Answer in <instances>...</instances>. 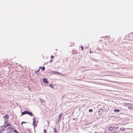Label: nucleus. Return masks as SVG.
<instances>
[{"instance_id": "8", "label": "nucleus", "mask_w": 133, "mask_h": 133, "mask_svg": "<svg viewBox=\"0 0 133 133\" xmlns=\"http://www.w3.org/2000/svg\"><path fill=\"white\" fill-rule=\"evenodd\" d=\"M27 110H25L23 111L21 113V115H23L25 114H27Z\"/></svg>"}, {"instance_id": "14", "label": "nucleus", "mask_w": 133, "mask_h": 133, "mask_svg": "<svg viewBox=\"0 0 133 133\" xmlns=\"http://www.w3.org/2000/svg\"><path fill=\"white\" fill-rule=\"evenodd\" d=\"M12 126L10 124V123H8L6 125V127H8V126Z\"/></svg>"}, {"instance_id": "1", "label": "nucleus", "mask_w": 133, "mask_h": 133, "mask_svg": "<svg viewBox=\"0 0 133 133\" xmlns=\"http://www.w3.org/2000/svg\"><path fill=\"white\" fill-rule=\"evenodd\" d=\"M33 122L32 124H33V125L34 126V129H35V126H37V125L35 124L36 123V119H35V118H33Z\"/></svg>"}, {"instance_id": "21", "label": "nucleus", "mask_w": 133, "mask_h": 133, "mask_svg": "<svg viewBox=\"0 0 133 133\" xmlns=\"http://www.w3.org/2000/svg\"><path fill=\"white\" fill-rule=\"evenodd\" d=\"M125 105H128L129 106V105L130 104V103H125Z\"/></svg>"}, {"instance_id": "15", "label": "nucleus", "mask_w": 133, "mask_h": 133, "mask_svg": "<svg viewBox=\"0 0 133 133\" xmlns=\"http://www.w3.org/2000/svg\"><path fill=\"white\" fill-rule=\"evenodd\" d=\"M52 72L53 74H58L59 73L56 71H53Z\"/></svg>"}, {"instance_id": "33", "label": "nucleus", "mask_w": 133, "mask_h": 133, "mask_svg": "<svg viewBox=\"0 0 133 133\" xmlns=\"http://www.w3.org/2000/svg\"><path fill=\"white\" fill-rule=\"evenodd\" d=\"M11 132V131H10L9 132H8V133H10Z\"/></svg>"}, {"instance_id": "5", "label": "nucleus", "mask_w": 133, "mask_h": 133, "mask_svg": "<svg viewBox=\"0 0 133 133\" xmlns=\"http://www.w3.org/2000/svg\"><path fill=\"white\" fill-rule=\"evenodd\" d=\"M29 115H30L31 116H34V115L30 111H28L27 112V114Z\"/></svg>"}, {"instance_id": "32", "label": "nucleus", "mask_w": 133, "mask_h": 133, "mask_svg": "<svg viewBox=\"0 0 133 133\" xmlns=\"http://www.w3.org/2000/svg\"><path fill=\"white\" fill-rule=\"evenodd\" d=\"M8 129H11V127H8Z\"/></svg>"}, {"instance_id": "7", "label": "nucleus", "mask_w": 133, "mask_h": 133, "mask_svg": "<svg viewBox=\"0 0 133 133\" xmlns=\"http://www.w3.org/2000/svg\"><path fill=\"white\" fill-rule=\"evenodd\" d=\"M112 129L113 130H117L118 129L119 127L118 126H114L112 127Z\"/></svg>"}, {"instance_id": "2", "label": "nucleus", "mask_w": 133, "mask_h": 133, "mask_svg": "<svg viewBox=\"0 0 133 133\" xmlns=\"http://www.w3.org/2000/svg\"><path fill=\"white\" fill-rule=\"evenodd\" d=\"M62 113H61L60 114L59 116L58 117V121H57L58 122H59L61 121V116H62Z\"/></svg>"}, {"instance_id": "22", "label": "nucleus", "mask_w": 133, "mask_h": 133, "mask_svg": "<svg viewBox=\"0 0 133 133\" xmlns=\"http://www.w3.org/2000/svg\"><path fill=\"white\" fill-rule=\"evenodd\" d=\"M81 48L82 49V50H83V49H84V47L83 46H81Z\"/></svg>"}, {"instance_id": "30", "label": "nucleus", "mask_w": 133, "mask_h": 133, "mask_svg": "<svg viewBox=\"0 0 133 133\" xmlns=\"http://www.w3.org/2000/svg\"><path fill=\"white\" fill-rule=\"evenodd\" d=\"M3 130H0V133H1L2 132V131H3Z\"/></svg>"}, {"instance_id": "11", "label": "nucleus", "mask_w": 133, "mask_h": 133, "mask_svg": "<svg viewBox=\"0 0 133 133\" xmlns=\"http://www.w3.org/2000/svg\"><path fill=\"white\" fill-rule=\"evenodd\" d=\"M39 68H41L42 69L43 71H44L45 70V68L44 66H43V67H40Z\"/></svg>"}, {"instance_id": "10", "label": "nucleus", "mask_w": 133, "mask_h": 133, "mask_svg": "<svg viewBox=\"0 0 133 133\" xmlns=\"http://www.w3.org/2000/svg\"><path fill=\"white\" fill-rule=\"evenodd\" d=\"M114 111L116 112H118L120 111V110L118 109H116L114 110Z\"/></svg>"}, {"instance_id": "9", "label": "nucleus", "mask_w": 133, "mask_h": 133, "mask_svg": "<svg viewBox=\"0 0 133 133\" xmlns=\"http://www.w3.org/2000/svg\"><path fill=\"white\" fill-rule=\"evenodd\" d=\"M108 130L110 131H113V130L112 129V127H110L108 128Z\"/></svg>"}, {"instance_id": "19", "label": "nucleus", "mask_w": 133, "mask_h": 133, "mask_svg": "<svg viewBox=\"0 0 133 133\" xmlns=\"http://www.w3.org/2000/svg\"><path fill=\"white\" fill-rule=\"evenodd\" d=\"M17 131L16 129H15L13 131V132L16 133L17 132Z\"/></svg>"}, {"instance_id": "26", "label": "nucleus", "mask_w": 133, "mask_h": 133, "mask_svg": "<svg viewBox=\"0 0 133 133\" xmlns=\"http://www.w3.org/2000/svg\"><path fill=\"white\" fill-rule=\"evenodd\" d=\"M4 123L5 124H6V123H8V122L7 121H5Z\"/></svg>"}, {"instance_id": "24", "label": "nucleus", "mask_w": 133, "mask_h": 133, "mask_svg": "<svg viewBox=\"0 0 133 133\" xmlns=\"http://www.w3.org/2000/svg\"><path fill=\"white\" fill-rule=\"evenodd\" d=\"M44 133H47V131H46V130H45V129H44Z\"/></svg>"}, {"instance_id": "29", "label": "nucleus", "mask_w": 133, "mask_h": 133, "mask_svg": "<svg viewBox=\"0 0 133 133\" xmlns=\"http://www.w3.org/2000/svg\"><path fill=\"white\" fill-rule=\"evenodd\" d=\"M130 109L133 110V107H130Z\"/></svg>"}, {"instance_id": "16", "label": "nucleus", "mask_w": 133, "mask_h": 133, "mask_svg": "<svg viewBox=\"0 0 133 133\" xmlns=\"http://www.w3.org/2000/svg\"><path fill=\"white\" fill-rule=\"evenodd\" d=\"M40 101L41 102L44 103L45 102V101L44 100H43V99H41V98H40Z\"/></svg>"}, {"instance_id": "13", "label": "nucleus", "mask_w": 133, "mask_h": 133, "mask_svg": "<svg viewBox=\"0 0 133 133\" xmlns=\"http://www.w3.org/2000/svg\"><path fill=\"white\" fill-rule=\"evenodd\" d=\"M125 129L124 128H120V130L122 131H124Z\"/></svg>"}, {"instance_id": "6", "label": "nucleus", "mask_w": 133, "mask_h": 133, "mask_svg": "<svg viewBox=\"0 0 133 133\" xmlns=\"http://www.w3.org/2000/svg\"><path fill=\"white\" fill-rule=\"evenodd\" d=\"M42 80L43 82L45 83H48L47 79L45 78H43Z\"/></svg>"}, {"instance_id": "28", "label": "nucleus", "mask_w": 133, "mask_h": 133, "mask_svg": "<svg viewBox=\"0 0 133 133\" xmlns=\"http://www.w3.org/2000/svg\"><path fill=\"white\" fill-rule=\"evenodd\" d=\"M54 57V56L53 55H52L51 56V58H53Z\"/></svg>"}, {"instance_id": "34", "label": "nucleus", "mask_w": 133, "mask_h": 133, "mask_svg": "<svg viewBox=\"0 0 133 133\" xmlns=\"http://www.w3.org/2000/svg\"><path fill=\"white\" fill-rule=\"evenodd\" d=\"M16 133H19V132L18 131Z\"/></svg>"}, {"instance_id": "18", "label": "nucleus", "mask_w": 133, "mask_h": 133, "mask_svg": "<svg viewBox=\"0 0 133 133\" xmlns=\"http://www.w3.org/2000/svg\"><path fill=\"white\" fill-rule=\"evenodd\" d=\"M93 111V110L92 109H90L89 110V112H92Z\"/></svg>"}, {"instance_id": "31", "label": "nucleus", "mask_w": 133, "mask_h": 133, "mask_svg": "<svg viewBox=\"0 0 133 133\" xmlns=\"http://www.w3.org/2000/svg\"><path fill=\"white\" fill-rule=\"evenodd\" d=\"M52 59H51L50 60V61H49V62H52Z\"/></svg>"}, {"instance_id": "36", "label": "nucleus", "mask_w": 133, "mask_h": 133, "mask_svg": "<svg viewBox=\"0 0 133 133\" xmlns=\"http://www.w3.org/2000/svg\"><path fill=\"white\" fill-rule=\"evenodd\" d=\"M95 133H97V132H95Z\"/></svg>"}, {"instance_id": "17", "label": "nucleus", "mask_w": 133, "mask_h": 133, "mask_svg": "<svg viewBox=\"0 0 133 133\" xmlns=\"http://www.w3.org/2000/svg\"><path fill=\"white\" fill-rule=\"evenodd\" d=\"M53 129H54V131L56 133V128H53Z\"/></svg>"}, {"instance_id": "27", "label": "nucleus", "mask_w": 133, "mask_h": 133, "mask_svg": "<svg viewBox=\"0 0 133 133\" xmlns=\"http://www.w3.org/2000/svg\"><path fill=\"white\" fill-rule=\"evenodd\" d=\"M14 129H15V128H13L11 127L10 129L11 130H14Z\"/></svg>"}, {"instance_id": "4", "label": "nucleus", "mask_w": 133, "mask_h": 133, "mask_svg": "<svg viewBox=\"0 0 133 133\" xmlns=\"http://www.w3.org/2000/svg\"><path fill=\"white\" fill-rule=\"evenodd\" d=\"M3 118H5L6 120L9 118V115L8 114H6L4 116H3Z\"/></svg>"}, {"instance_id": "20", "label": "nucleus", "mask_w": 133, "mask_h": 133, "mask_svg": "<svg viewBox=\"0 0 133 133\" xmlns=\"http://www.w3.org/2000/svg\"><path fill=\"white\" fill-rule=\"evenodd\" d=\"M49 86L52 88H53V87L52 85L51 84H50L49 85Z\"/></svg>"}, {"instance_id": "35", "label": "nucleus", "mask_w": 133, "mask_h": 133, "mask_svg": "<svg viewBox=\"0 0 133 133\" xmlns=\"http://www.w3.org/2000/svg\"><path fill=\"white\" fill-rule=\"evenodd\" d=\"M75 119V118H73V119H74V120Z\"/></svg>"}, {"instance_id": "23", "label": "nucleus", "mask_w": 133, "mask_h": 133, "mask_svg": "<svg viewBox=\"0 0 133 133\" xmlns=\"http://www.w3.org/2000/svg\"><path fill=\"white\" fill-rule=\"evenodd\" d=\"M39 70H40L39 69H38L37 71H36L35 72L36 74L39 71Z\"/></svg>"}, {"instance_id": "25", "label": "nucleus", "mask_w": 133, "mask_h": 133, "mask_svg": "<svg viewBox=\"0 0 133 133\" xmlns=\"http://www.w3.org/2000/svg\"><path fill=\"white\" fill-rule=\"evenodd\" d=\"M26 123V122H22L21 123V124H22L23 123Z\"/></svg>"}, {"instance_id": "12", "label": "nucleus", "mask_w": 133, "mask_h": 133, "mask_svg": "<svg viewBox=\"0 0 133 133\" xmlns=\"http://www.w3.org/2000/svg\"><path fill=\"white\" fill-rule=\"evenodd\" d=\"M6 127V125H2L1 127H2L3 128V129L5 128L6 127Z\"/></svg>"}, {"instance_id": "3", "label": "nucleus", "mask_w": 133, "mask_h": 133, "mask_svg": "<svg viewBox=\"0 0 133 133\" xmlns=\"http://www.w3.org/2000/svg\"><path fill=\"white\" fill-rule=\"evenodd\" d=\"M104 110L102 109H100L98 111V113L99 115H101V114L104 112Z\"/></svg>"}]
</instances>
